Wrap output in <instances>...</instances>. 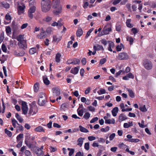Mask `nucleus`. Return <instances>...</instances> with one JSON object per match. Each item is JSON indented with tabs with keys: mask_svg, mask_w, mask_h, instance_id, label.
<instances>
[{
	"mask_svg": "<svg viewBox=\"0 0 156 156\" xmlns=\"http://www.w3.org/2000/svg\"><path fill=\"white\" fill-rule=\"evenodd\" d=\"M41 6V10L44 12H47L50 9L51 6V2L50 0H42Z\"/></svg>",
	"mask_w": 156,
	"mask_h": 156,
	"instance_id": "nucleus-1",
	"label": "nucleus"
},
{
	"mask_svg": "<svg viewBox=\"0 0 156 156\" xmlns=\"http://www.w3.org/2000/svg\"><path fill=\"white\" fill-rule=\"evenodd\" d=\"M38 96V104L40 106H44L46 102V98L45 94L41 92L39 94Z\"/></svg>",
	"mask_w": 156,
	"mask_h": 156,
	"instance_id": "nucleus-2",
	"label": "nucleus"
},
{
	"mask_svg": "<svg viewBox=\"0 0 156 156\" xmlns=\"http://www.w3.org/2000/svg\"><path fill=\"white\" fill-rule=\"evenodd\" d=\"M143 64L144 67L147 69H151L153 67V65L151 61L148 59H145L143 60Z\"/></svg>",
	"mask_w": 156,
	"mask_h": 156,
	"instance_id": "nucleus-3",
	"label": "nucleus"
},
{
	"mask_svg": "<svg viewBox=\"0 0 156 156\" xmlns=\"http://www.w3.org/2000/svg\"><path fill=\"white\" fill-rule=\"evenodd\" d=\"M37 107L35 106H30L29 111L27 115V117L30 116L31 115H33L37 113Z\"/></svg>",
	"mask_w": 156,
	"mask_h": 156,
	"instance_id": "nucleus-4",
	"label": "nucleus"
},
{
	"mask_svg": "<svg viewBox=\"0 0 156 156\" xmlns=\"http://www.w3.org/2000/svg\"><path fill=\"white\" fill-rule=\"evenodd\" d=\"M21 105L22 111V113L25 115H27L28 110L27 103L24 101H22Z\"/></svg>",
	"mask_w": 156,
	"mask_h": 156,
	"instance_id": "nucleus-5",
	"label": "nucleus"
},
{
	"mask_svg": "<svg viewBox=\"0 0 156 156\" xmlns=\"http://www.w3.org/2000/svg\"><path fill=\"white\" fill-rule=\"evenodd\" d=\"M18 44L20 48L25 50L27 48V41L23 40L18 43Z\"/></svg>",
	"mask_w": 156,
	"mask_h": 156,
	"instance_id": "nucleus-6",
	"label": "nucleus"
},
{
	"mask_svg": "<svg viewBox=\"0 0 156 156\" xmlns=\"http://www.w3.org/2000/svg\"><path fill=\"white\" fill-rule=\"evenodd\" d=\"M129 55L125 52L119 53L118 55V59L119 60H126L129 58Z\"/></svg>",
	"mask_w": 156,
	"mask_h": 156,
	"instance_id": "nucleus-7",
	"label": "nucleus"
},
{
	"mask_svg": "<svg viewBox=\"0 0 156 156\" xmlns=\"http://www.w3.org/2000/svg\"><path fill=\"white\" fill-rule=\"evenodd\" d=\"M36 9V7L35 6H31L28 11V16L30 18L32 19L33 18V13L35 12Z\"/></svg>",
	"mask_w": 156,
	"mask_h": 156,
	"instance_id": "nucleus-8",
	"label": "nucleus"
},
{
	"mask_svg": "<svg viewBox=\"0 0 156 156\" xmlns=\"http://www.w3.org/2000/svg\"><path fill=\"white\" fill-rule=\"evenodd\" d=\"M55 9L53 11V13L55 15H58L62 12V7L61 5L57 6L56 7H53Z\"/></svg>",
	"mask_w": 156,
	"mask_h": 156,
	"instance_id": "nucleus-9",
	"label": "nucleus"
},
{
	"mask_svg": "<svg viewBox=\"0 0 156 156\" xmlns=\"http://www.w3.org/2000/svg\"><path fill=\"white\" fill-rule=\"evenodd\" d=\"M112 30L111 27L107 28L106 26H105L102 30L101 33V35L100 36L108 34L109 32L111 31Z\"/></svg>",
	"mask_w": 156,
	"mask_h": 156,
	"instance_id": "nucleus-10",
	"label": "nucleus"
},
{
	"mask_svg": "<svg viewBox=\"0 0 156 156\" xmlns=\"http://www.w3.org/2000/svg\"><path fill=\"white\" fill-rule=\"evenodd\" d=\"M25 8V6L24 4H22V6L18 5L17 8L18 14L20 15L23 13Z\"/></svg>",
	"mask_w": 156,
	"mask_h": 156,
	"instance_id": "nucleus-11",
	"label": "nucleus"
},
{
	"mask_svg": "<svg viewBox=\"0 0 156 156\" xmlns=\"http://www.w3.org/2000/svg\"><path fill=\"white\" fill-rule=\"evenodd\" d=\"M35 153L38 156H43L44 153L42 150H41L39 149V147H36L35 149Z\"/></svg>",
	"mask_w": 156,
	"mask_h": 156,
	"instance_id": "nucleus-12",
	"label": "nucleus"
},
{
	"mask_svg": "<svg viewBox=\"0 0 156 156\" xmlns=\"http://www.w3.org/2000/svg\"><path fill=\"white\" fill-rule=\"evenodd\" d=\"M46 33L47 32H41L40 33L37 35V37L38 38L40 39H42L45 38L47 35Z\"/></svg>",
	"mask_w": 156,
	"mask_h": 156,
	"instance_id": "nucleus-13",
	"label": "nucleus"
},
{
	"mask_svg": "<svg viewBox=\"0 0 156 156\" xmlns=\"http://www.w3.org/2000/svg\"><path fill=\"white\" fill-rule=\"evenodd\" d=\"M79 68L80 67L79 66L73 68L70 70V73L74 75L76 74L78 72Z\"/></svg>",
	"mask_w": 156,
	"mask_h": 156,
	"instance_id": "nucleus-14",
	"label": "nucleus"
},
{
	"mask_svg": "<svg viewBox=\"0 0 156 156\" xmlns=\"http://www.w3.org/2000/svg\"><path fill=\"white\" fill-rule=\"evenodd\" d=\"M127 119V117L123 113H122L120 114L119 115L118 120L120 122L126 120Z\"/></svg>",
	"mask_w": 156,
	"mask_h": 156,
	"instance_id": "nucleus-15",
	"label": "nucleus"
},
{
	"mask_svg": "<svg viewBox=\"0 0 156 156\" xmlns=\"http://www.w3.org/2000/svg\"><path fill=\"white\" fill-rule=\"evenodd\" d=\"M52 90L54 96H57L59 95L60 94V92L58 88H53Z\"/></svg>",
	"mask_w": 156,
	"mask_h": 156,
	"instance_id": "nucleus-16",
	"label": "nucleus"
},
{
	"mask_svg": "<svg viewBox=\"0 0 156 156\" xmlns=\"http://www.w3.org/2000/svg\"><path fill=\"white\" fill-rule=\"evenodd\" d=\"M53 7H56L60 5V0H52Z\"/></svg>",
	"mask_w": 156,
	"mask_h": 156,
	"instance_id": "nucleus-17",
	"label": "nucleus"
},
{
	"mask_svg": "<svg viewBox=\"0 0 156 156\" xmlns=\"http://www.w3.org/2000/svg\"><path fill=\"white\" fill-rule=\"evenodd\" d=\"M119 111V108L117 107H115L112 110V115L114 116H116L117 115V113Z\"/></svg>",
	"mask_w": 156,
	"mask_h": 156,
	"instance_id": "nucleus-18",
	"label": "nucleus"
},
{
	"mask_svg": "<svg viewBox=\"0 0 156 156\" xmlns=\"http://www.w3.org/2000/svg\"><path fill=\"white\" fill-rule=\"evenodd\" d=\"M34 130L36 132H45V130L43 128V127L39 126L38 127L34 129Z\"/></svg>",
	"mask_w": 156,
	"mask_h": 156,
	"instance_id": "nucleus-19",
	"label": "nucleus"
},
{
	"mask_svg": "<svg viewBox=\"0 0 156 156\" xmlns=\"http://www.w3.org/2000/svg\"><path fill=\"white\" fill-rule=\"evenodd\" d=\"M115 30L119 32L121 30V24L120 22H118L116 24Z\"/></svg>",
	"mask_w": 156,
	"mask_h": 156,
	"instance_id": "nucleus-20",
	"label": "nucleus"
},
{
	"mask_svg": "<svg viewBox=\"0 0 156 156\" xmlns=\"http://www.w3.org/2000/svg\"><path fill=\"white\" fill-rule=\"evenodd\" d=\"M108 42L109 43V45L108 50L110 51H112V48H113L114 47V43L112 41H108Z\"/></svg>",
	"mask_w": 156,
	"mask_h": 156,
	"instance_id": "nucleus-21",
	"label": "nucleus"
},
{
	"mask_svg": "<svg viewBox=\"0 0 156 156\" xmlns=\"http://www.w3.org/2000/svg\"><path fill=\"white\" fill-rule=\"evenodd\" d=\"M93 49L95 51L100 50H104V49L103 46L101 45L98 44L97 46L94 45L93 46Z\"/></svg>",
	"mask_w": 156,
	"mask_h": 156,
	"instance_id": "nucleus-22",
	"label": "nucleus"
},
{
	"mask_svg": "<svg viewBox=\"0 0 156 156\" xmlns=\"http://www.w3.org/2000/svg\"><path fill=\"white\" fill-rule=\"evenodd\" d=\"M83 34V30L81 28H78L76 32V35L78 37H80Z\"/></svg>",
	"mask_w": 156,
	"mask_h": 156,
	"instance_id": "nucleus-23",
	"label": "nucleus"
},
{
	"mask_svg": "<svg viewBox=\"0 0 156 156\" xmlns=\"http://www.w3.org/2000/svg\"><path fill=\"white\" fill-rule=\"evenodd\" d=\"M61 56V54L59 53H58L56 54L55 58L56 62L57 63H59L60 61V58Z\"/></svg>",
	"mask_w": 156,
	"mask_h": 156,
	"instance_id": "nucleus-24",
	"label": "nucleus"
},
{
	"mask_svg": "<svg viewBox=\"0 0 156 156\" xmlns=\"http://www.w3.org/2000/svg\"><path fill=\"white\" fill-rule=\"evenodd\" d=\"M115 120L113 118H112V119H108L105 121V123L108 124H114L115 123Z\"/></svg>",
	"mask_w": 156,
	"mask_h": 156,
	"instance_id": "nucleus-25",
	"label": "nucleus"
},
{
	"mask_svg": "<svg viewBox=\"0 0 156 156\" xmlns=\"http://www.w3.org/2000/svg\"><path fill=\"white\" fill-rule=\"evenodd\" d=\"M84 139V138L82 137H80L78 139L77 145L80 147H81L83 143V140Z\"/></svg>",
	"mask_w": 156,
	"mask_h": 156,
	"instance_id": "nucleus-26",
	"label": "nucleus"
},
{
	"mask_svg": "<svg viewBox=\"0 0 156 156\" xmlns=\"http://www.w3.org/2000/svg\"><path fill=\"white\" fill-rule=\"evenodd\" d=\"M15 117L20 123H22L23 121V119L18 113H16V114Z\"/></svg>",
	"mask_w": 156,
	"mask_h": 156,
	"instance_id": "nucleus-27",
	"label": "nucleus"
},
{
	"mask_svg": "<svg viewBox=\"0 0 156 156\" xmlns=\"http://www.w3.org/2000/svg\"><path fill=\"white\" fill-rule=\"evenodd\" d=\"M131 21L130 19H128L126 20V26L129 28H132L133 27V25L130 23Z\"/></svg>",
	"mask_w": 156,
	"mask_h": 156,
	"instance_id": "nucleus-28",
	"label": "nucleus"
},
{
	"mask_svg": "<svg viewBox=\"0 0 156 156\" xmlns=\"http://www.w3.org/2000/svg\"><path fill=\"white\" fill-rule=\"evenodd\" d=\"M127 90L128 91L129 95L132 98H133L134 97V94L133 91L131 89H128Z\"/></svg>",
	"mask_w": 156,
	"mask_h": 156,
	"instance_id": "nucleus-29",
	"label": "nucleus"
},
{
	"mask_svg": "<svg viewBox=\"0 0 156 156\" xmlns=\"http://www.w3.org/2000/svg\"><path fill=\"white\" fill-rule=\"evenodd\" d=\"M125 140L126 141L131 142H138L139 141V140L138 139H125Z\"/></svg>",
	"mask_w": 156,
	"mask_h": 156,
	"instance_id": "nucleus-30",
	"label": "nucleus"
},
{
	"mask_svg": "<svg viewBox=\"0 0 156 156\" xmlns=\"http://www.w3.org/2000/svg\"><path fill=\"white\" fill-rule=\"evenodd\" d=\"M79 127L80 128V130L81 132L86 133L88 132V131L87 129L81 125L79 126Z\"/></svg>",
	"mask_w": 156,
	"mask_h": 156,
	"instance_id": "nucleus-31",
	"label": "nucleus"
},
{
	"mask_svg": "<svg viewBox=\"0 0 156 156\" xmlns=\"http://www.w3.org/2000/svg\"><path fill=\"white\" fill-rule=\"evenodd\" d=\"M24 37V35L20 34L18 36H17L16 39L17 40L18 42H19L20 41H22L23 40H24L23 39Z\"/></svg>",
	"mask_w": 156,
	"mask_h": 156,
	"instance_id": "nucleus-32",
	"label": "nucleus"
},
{
	"mask_svg": "<svg viewBox=\"0 0 156 156\" xmlns=\"http://www.w3.org/2000/svg\"><path fill=\"white\" fill-rule=\"evenodd\" d=\"M37 50L36 48H33L29 50V52L31 54H33L36 53Z\"/></svg>",
	"mask_w": 156,
	"mask_h": 156,
	"instance_id": "nucleus-33",
	"label": "nucleus"
},
{
	"mask_svg": "<svg viewBox=\"0 0 156 156\" xmlns=\"http://www.w3.org/2000/svg\"><path fill=\"white\" fill-rule=\"evenodd\" d=\"M39 83H35L34 86V91L35 92H37L38 90Z\"/></svg>",
	"mask_w": 156,
	"mask_h": 156,
	"instance_id": "nucleus-34",
	"label": "nucleus"
},
{
	"mask_svg": "<svg viewBox=\"0 0 156 156\" xmlns=\"http://www.w3.org/2000/svg\"><path fill=\"white\" fill-rule=\"evenodd\" d=\"M23 134H20L16 137L17 141L23 140Z\"/></svg>",
	"mask_w": 156,
	"mask_h": 156,
	"instance_id": "nucleus-35",
	"label": "nucleus"
},
{
	"mask_svg": "<svg viewBox=\"0 0 156 156\" xmlns=\"http://www.w3.org/2000/svg\"><path fill=\"white\" fill-rule=\"evenodd\" d=\"M43 80L44 83L46 85H48L50 83V82L47 77H43Z\"/></svg>",
	"mask_w": 156,
	"mask_h": 156,
	"instance_id": "nucleus-36",
	"label": "nucleus"
},
{
	"mask_svg": "<svg viewBox=\"0 0 156 156\" xmlns=\"http://www.w3.org/2000/svg\"><path fill=\"white\" fill-rule=\"evenodd\" d=\"M80 62V60L76 58H74L72 59V64L76 65L79 64Z\"/></svg>",
	"mask_w": 156,
	"mask_h": 156,
	"instance_id": "nucleus-37",
	"label": "nucleus"
},
{
	"mask_svg": "<svg viewBox=\"0 0 156 156\" xmlns=\"http://www.w3.org/2000/svg\"><path fill=\"white\" fill-rule=\"evenodd\" d=\"M123 45L121 43L120 45H118L116 47V50L117 51H120L122 49V47H123Z\"/></svg>",
	"mask_w": 156,
	"mask_h": 156,
	"instance_id": "nucleus-38",
	"label": "nucleus"
},
{
	"mask_svg": "<svg viewBox=\"0 0 156 156\" xmlns=\"http://www.w3.org/2000/svg\"><path fill=\"white\" fill-rule=\"evenodd\" d=\"M14 22H12V26L13 28V31L17 32V30L19 28L20 26H18L17 25H13V23Z\"/></svg>",
	"mask_w": 156,
	"mask_h": 156,
	"instance_id": "nucleus-39",
	"label": "nucleus"
},
{
	"mask_svg": "<svg viewBox=\"0 0 156 156\" xmlns=\"http://www.w3.org/2000/svg\"><path fill=\"white\" fill-rule=\"evenodd\" d=\"M90 115L88 112H87L85 113L83 117L86 120L88 119L90 117Z\"/></svg>",
	"mask_w": 156,
	"mask_h": 156,
	"instance_id": "nucleus-40",
	"label": "nucleus"
},
{
	"mask_svg": "<svg viewBox=\"0 0 156 156\" xmlns=\"http://www.w3.org/2000/svg\"><path fill=\"white\" fill-rule=\"evenodd\" d=\"M118 147L120 149H124L126 147H127L128 146L127 145L124 144L123 143H122L118 145Z\"/></svg>",
	"mask_w": 156,
	"mask_h": 156,
	"instance_id": "nucleus-41",
	"label": "nucleus"
},
{
	"mask_svg": "<svg viewBox=\"0 0 156 156\" xmlns=\"http://www.w3.org/2000/svg\"><path fill=\"white\" fill-rule=\"evenodd\" d=\"M17 125H19L17 127V130L19 131H23V128L22 126L20 125V124L17 123Z\"/></svg>",
	"mask_w": 156,
	"mask_h": 156,
	"instance_id": "nucleus-42",
	"label": "nucleus"
},
{
	"mask_svg": "<svg viewBox=\"0 0 156 156\" xmlns=\"http://www.w3.org/2000/svg\"><path fill=\"white\" fill-rule=\"evenodd\" d=\"M126 39L127 41H129V44L130 45H131L133 44V39L132 37H127Z\"/></svg>",
	"mask_w": 156,
	"mask_h": 156,
	"instance_id": "nucleus-43",
	"label": "nucleus"
},
{
	"mask_svg": "<svg viewBox=\"0 0 156 156\" xmlns=\"http://www.w3.org/2000/svg\"><path fill=\"white\" fill-rule=\"evenodd\" d=\"M3 6L6 8H8L9 7V4L6 2H2L1 3Z\"/></svg>",
	"mask_w": 156,
	"mask_h": 156,
	"instance_id": "nucleus-44",
	"label": "nucleus"
},
{
	"mask_svg": "<svg viewBox=\"0 0 156 156\" xmlns=\"http://www.w3.org/2000/svg\"><path fill=\"white\" fill-rule=\"evenodd\" d=\"M36 4L35 0H30L29 1V5L30 6H34Z\"/></svg>",
	"mask_w": 156,
	"mask_h": 156,
	"instance_id": "nucleus-45",
	"label": "nucleus"
},
{
	"mask_svg": "<svg viewBox=\"0 0 156 156\" xmlns=\"http://www.w3.org/2000/svg\"><path fill=\"white\" fill-rule=\"evenodd\" d=\"M131 125H129L127 123H125L123 124V127L124 128H128L130 126H133L132 122H131Z\"/></svg>",
	"mask_w": 156,
	"mask_h": 156,
	"instance_id": "nucleus-46",
	"label": "nucleus"
},
{
	"mask_svg": "<svg viewBox=\"0 0 156 156\" xmlns=\"http://www.w3.org/2000/svg\"><path fill=\"white\" fill-rule=\"evenodd\" d=\"M61 40L60 37H58L57 36L55 35L53 36V41L58 42Z\"/></svg>",
	"mask_w": 156,
	"mask_h": 156,
	"instance_id": "nucleus-47",
	"label": "nucleus"
},
{
	"mask_svg": "<svg viewBox=\"0 0 156 156\" xmlns=\"http://www.w3.org/2000/svg\"><path fill=\"white\" fill-rule=\"evenodd\" d=\"M68 150L69 151V156H71L74 153V150L73 149L68 148Z\"/></svg>",
	"mask_w": 156,
	"mask_h": 156,
	"instance_id": "nucleus-48",
	"label": "nucleus"
},
{
	"mask_svg": "<svg viewBox=\"0 0 156 156\" xmlns=\"http://www.w3.org/2000/svg\"><path fill=\"white\" fill-rule=\"evenodd\" d=\"M77 113L78 115L80 116H82L83 115V109L79 110V108L77 110Z\"/></svg>",
	"mask_w": 156,
	"mask_h": 156,
	"instance_id": "nucleus-49",
	"label": "nucleus"
},
{
	"mask_svg": "<svg viewBox=\"0 0 156 156\" xmlns=\"http://www.w3.org/2000/svg\"><path fill=\"white\" fill-rule=\"evenodd\" d=\"M97 92L100 95L101 94H105L106 93V91L104 89H101Z\"/></svg>",
	"mask_w": 156,
	"mask_h": 156,
	"instance_id": "nucleus-50",
	"label": "nucleus"
},
{
	"mask_svg": "<svg viewBox=\"0 0 156 156\" xmlns=\"http://www.w3.org/2000/svg\"><path fill=\"white\" fill-rule=\"evenodd\" d=\"M107 61L106 59V58H103L101 59L100 61L99 64L100 65H102L104 64Z\"/></svg>",
	"mask_w": 156,
	"mask_h": 156,
	"instance_id": "nucleus-51",
	"label": "nucleus"
},
{
	"mask_svg": "<svg viewBox=\"0 0 156 156\" xmlns=\"http://www.w3.org/2000/svg\"><path fill=\"white\" fill-rule=\"evenodd\" d=\"M131 4L130 3H127L126 5V7L127 9V10L128 11L130 12H132V11L131 8Z\"/></svg>",
	"mask_w": 156,
	"mask_h": 156,
	"instance_id": "nucleus-52",
	"label": "nucleus"
},
{
	"mask_svg": "<svg viewBox=\"0 0 156 156\" xmlns=\"http://www.w3.org/2000/svg\"><path fill=\"white\" fill-rule=\"evenodd\" d=\"M84 148L87 150H88L89 149V143H86L84 144Z\"/></svg>",
	"mask_w": 156,
	"mask_h": 156,
	"instance_id": "nucleus-53",
	"label": "nucleus"
},
{
	"mask_svg": "<svg viewBox=\"0 0 156 156\" xmlns=\"http://www.w3.org/2000/svg\"><path fill=\"white\" fill-rule=\"evenodd\" d=\"M101 43L103 44L104 46H105L107 45V42L108 41H107L105 39H102L101 40Z\"/></svg>",
	"mask_w": 156,
	"mask_h": 156,
	"instance_id": "nucleus-54",
	"label": "nucleus"
},
{
	"mask_svg": "<svg viewBox=\"0 0 156 156\" xmlns=\"http://www.w3.org/2000/svg\"><path fill=\"white\" fill-rule=\"evenodd\" d=\"M140 109L142 112H146L147 111V109L145 105H144L143 106L140 107Z\"/></svg>",
	"mask_w": 156,
	"mask_h": 156,
	"instance_id": "nucleus-55",
	"label": "nucleus"
},
{
	"mask_svg": "<svg viewBox=\"0 0 156 156\" xmlns=\"http://www.w3.org/2000/svg\"><path fill=\"white\" fill-rule=\"evenodd\" d=\"M24 154L26 156H32L31 152L28 150H26Z\"/></svg>",
	"mask_w": 156,
	"mask_h": 156,
	"instance_id": "nucleus-56",
	"label": "nucleus"
},
{
	"mask_svg": "<svg viewBox=\"0 0 156 156\" xmlns=\"http://www.w3.org/2000/svg\"><path fill=\"white\" fill-rule=\"evenodd\" d=\"M12 124L14 127L15 128L16 126V124L18 123L17 121L15 119H12Z\"/></svg>",
	"mask_w": 156,
	"mask_h": 156,
	"instance_id": "nucleus-57",
	"label": "nucleus"
},
{
	"mask_svg": "<svg viewBox=\"0 0 156 156\" xmlns=\"http://www.w3.org/2000/svg\"><path fill=\"white\" fill-rule=\"evenodd\" d=\"M5 30L7 34L9 35L10 34V26L6 27Z\"/></svg>",
	"mask_w": 156,
	"mask_h": 156,
	"instance_id": "nucleus-58",
	"label": "nucleus"
},
{
	"mask_svg": "<svg viewBox=\"0 0 156 156\" xmlns=\"http://www.w3.org/2000/svg\"><path fill=\"white\" fill-rule=\"evenodd\" d=\"M115 133H112L109 136V140L111 141L115 137Z\"/></svg>",
	"mask_w": 156,
	"mask_h": 156,
	"instance_id": "nucleus-59",
	"label": "nucleus"
},
{
	"mask_svg": "<svg viewBox=\"0 0 156 156\" xmlns=\"http://www.w3.org/2000/svg\"><path fill=\"white\" fill-rule=\"evenodd\" d=\"M98 120V118L97 117H95L93 118L90 121V123H93Z\"/></svg>",
	"mask_w": 156,
	"mask_h": 156,
	"instance_id": "nucleus-60",
	"label": "nucleus"
},
{
	"mask_svg": "<svg viewBox=\"0 0 156 156\" xmlns=\"http://www.w3.org/2000/svg\"><path fill=\"white\" fill-rule=\"evenodd\" d=\"M2 49L3 52H6L7 51V48L5 45L4 44H2Z\"/></svg>",
	"mask_w": 156,
	"mask_h": 156,
	"instance_id": "nucleus-61",
	"label": "nucleus"
},
{
	"mask_svg": "<svg viewBox=\"0 0 156 156\" xmlns=\"http://www.w3.org/2000/svg\"><path fill=\"white\" fill-rule=\"evenodd\" d=\"M25 53V51H22L20 52H18L17 56H23L24 55Z\"/></svg>",
	"mask_w": 156,
	"mask_h": 156,
	"instance_id": "nucleus-62",
	"label": "nucleus"
},
{
	"mask_svg": "<svg viewBox=\"0 0 156 156\" xmlns=\"http://www.w3.org/2000/svg\"><path fill=\"white\" fill-rule=\"evenodd\" d=\"M127 76L129 78H131L133 79L134 78V76L131 73H129L127 75Z\"/></svg>",
	"mask_w": 156,
	"mask_h": 156,
	"instance_id": "nucleus-63",
	"label": "nucleus"
},
{
	"mask_svg": "<svg viewBox=\"0 0 156 156\" xmlns=\"http://www.w3.org/2000/svg\"><path fill=\"white\" fill-rule=\"evenodd\" d=\"M87 108L89 111L91 112H94L95 110V108L91 106H89Z\"/></svg>",
	"mask_w": 156,
	"mask_h": 156,
	"instance_id": "nucleus-64",
	"label": "nucleus"
}]
</instances>
